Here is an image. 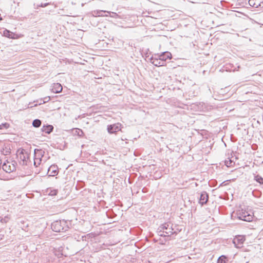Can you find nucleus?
<instances>
[{"mask_svg":"<svg viewBox=\"0 0 263 263\" xmlns=\"http://www.w3.org/2000/svg\"><path fill=\"white\" fill-rule=\"evenodd\" d=\"M51 227L52 230L56 232H65L69 228L67 221L64 219L53 222Z\"/></svg>","mask_w":263,"mask_h":263,"instance_id":"obj_1","label":"nucleus"},{"mask_svg":"<svg viewBox=\"0 0 263 263\" xmlns=\"http://www.w3.org/2000/svg\"><path fill=\"white\" fill-rule=\"evenodd\" d=\"M173 224L171 222H165L159 227V230L163 231L165 233L167 236H171L172 235L178 233L177 231H175L173 228Z\"/></svg>","mask_w":263,"mask_h":263,"instance_id":"obj_2","label":"nucleus"},{"mask_svg":"<svg viewBox=\"0 0 263 263\" xmlns=\"http://www.w3.org/2000/svg\"><path fill=\"white\" fill-rule=\"evenodd\" d=\"M17 158L22 165H27L29 158L28 153L24 149L18 150L17 154Z\"/></svg>","mask_w":263,"mask_h":263,"instance_id":"obj_3","label":"nucleus"},{"mask_svg":"<svg viewBox=\"0 0 263 263\" xmlns=\"http://www.w3.org/2000/svg\"><path fill=\"white\" fill-rule=\"evenodd\" d=\"M237 218L245 221L250 222L252 220L253 217L245 210L239 211L237 213Z\"/></svg>","mask_w":263,"mask_h":263,"instance_id":"obj_4","label":"nucleus"},{"mask_svg":"<svg viewBox=\"0 0 263 263\" xmlns=\"http://www.w3.org/2000/svg\"><path fill=\"white\" fill-rule=\"evenodd\" d=\"M16 162L15 161H12L11 162L7 161L6 162H4L3 166V170L5 171L6 173H10L16 170Z\"/></svg>","mask_w":263,"mask_h":263,"instance_id":"obj_5","label":"nucleus"},{"mask_svg":"<svg viewBox=\"0 0 263 263\" xmlns=\"http://www.w3.org/2000/svg\"><path fill=\"white\" fill-rule=\"evenodd\" d=\"M121 124L119 123L108 125L107 129L109 134H114L121 130Z\"/></svg>","mask_w":263,"mask_h":263,"instance_id":"obj_6","label":"nucleus"},{"mask_svg":"<svg viewBox=\"0 0 263 263\" xmlns=\"http://www.w3.org/2000/svg\"><path fill=\"white\" fill-rule=\"evenodd\" d=\"M151 62L156 67L163 66L165 65V63L162 61V60L158 57H152L150 59Z\"/></svg>","mask_w":263,"mask_h":263,"instance_id":"obj_7","label":"nucleus"},{"mask_svg":"<svg viewBox=\"0 0 263 263\" xmlns=\"http://www.w3.org/2000/svg\"><path fill=\"white\" fill-rule=\"evenodd\" d=\"M245 240V238L242 236H238L233 240V242L236 248H239L242 247Z\"/></svg>","mask_w":263,"mask_h":263,"instance_id":"obj_8","label":"nucleus"},{"mask_svg":"<svg viewBox=\"0 0 263 263\" xmlns=\"http://www.w3.org/2000/svg\"><path fill=\"white\" fill-rule=\"evenodd\" d=\"M209 195L205 191H203L200 193L199 203L203 205L206 203L208 201Z\"/></svg>","mask_w":263,"mask_h":263,"instance_id":"obj_9","label":"nucleus"},{"mask_svg":"<svg viewBox=\"0 0 263 263\" xmlns=\"http://www.w3.org/2000/svg\"><path fill=\"white\" fill-rule=\"evenodd\" d=\"M58 167L57 165H51L48 170L49 176H55L58 174Z\"/></svg>","mask_w":263,"mask_h":263,"instance_id":"obj_10","label":"nucleus"},{"mask_svg":"<svg viewBox=\"0 0 263 263\" xmlns=\"http://www.w3.org/2000/svg\"><path fill=\"white\" fill-rule=\"evenodd\" d=\"M158 56L164 63H165L166 60H170L172 58V54L168 51L163 52L158 55Z\"/></svg>","mask_w":263,"mask_h":263,"instance_id":"obj_11","label":"nucleus"},{"mask_svg":"<svg viewBox=\"0 0 263 263\" xmlns=\"http://www.w3.org/2000/svg\"><path fill=\"white\" fill-rule=\"evenodd\" d=\"M199 108L203 111H207L212 109L213 106L208 103L201 102L199 103Z\"/></svg>","mask_w":263,"mask_h":263,"instance_id":"obj_12","label":"nucleus"},{"mask_svg":"<svg viewBox=\"0 0 263 263\" xmlns=\"http://www.w3.org/2000/svg\"><path fill=\"white\" fill-rule=\"evenodd\" d=\"M51 90L52 92L57 93L60 92L62 90V86L60 83H54Z\"/></svg>","mask_w":263,"mask_h":263,"instance_id":"obj_13","label":"nucleus"},{"mask_svg":"<svg viewBox=\"0 0 263 263\" xmlns=\"http://www.w3.org/2000/svg\"><path fill=\"white\" fill-rule=\"evenodd\" d=\"M43 132L46 134H49L52 132L53 130V126L51 125H43L41 129Z\"/></svg>","mask_w":263,"mask_h":263,"instance_id":"obj_14","label":"nucleus"},{"mask_svg":"<svg viewBox=\"0 0 263 263\" xmlns=\"http://www.w3.org/2000/svg\"><path fill=\"white\" fill-rule=\"evenodd\" d=\"M249 4L250 6L255 8H257L259 6L260 7L261 6L260 0H249Z\"/></svg>","mask_w":263,"mask_h":263,"instance_id":"obj_15","label":"nucleus"},{"mask_svg":"<svg viewBox=\"0 0 263 263\" xmlns=\"http://www.w3.org/2000/svg\"><path fill=\"white\" fill-rule=\"evenodd\" d=\"M3 35L9 39H14L15 34L7 29L4 30Z\"/></svg>","mask_w":263,"mask_h":263,"instance_id":"obj_16","label":"nucleus"},{"mask_svg":"<svg viewBox=\"0 0 263 263\" xmlns=\"http://www.w3.org/2000/svg\"><path fill=\"white\" fill-rule=\"evenodd\" d=\"M44 152L42 149H34V156L35 157H42L44 155Z\"/></svg>","mask_w":263,"mask_h":263,"instance_id":"obj_17","label":"nucleus"},{"mask_svg":"<svg viewBox=\"0 0 263 263\" xmlns=\"http://www.w3.org/2000/svg\"><path fill=\"white\" fill-rule=\"evenodd\" d=\"M41 120L38 119L34 120L32 122L33 126L36 128L39 127L41 125Z\"/></svg>","mask_w":263,"mask_h":263,"instance_id":"obj_18","label":"nucleus"},{"mask_svg":"<svg viewBox=\"0 0 263 263\" xmlns=\"http://www.w3.org/2000/svg\"><path fill=\"white\" fill-rule=\"evenodd\" d=\"M254 179L257 182L259 183L260 184H263V178L261 176L257 175L255 176Z\"/></svg>","mask_w":263,"mask_h":263,"instance_id":"obj_19","label":"nucleus"},{"mask_svg":"<svg viewBox=\"0 0 263 263\" xmlns=\"http://www.w3.org/2000/svg\"><path fill=\"white\" fill-rule=\"evenodd\" d=\"M227 258L224 255L220 256L217 259V263H226Z\"/></svg>","mask_w":263,"mask_h":263,"instance_id":"obj_20","label":"nucleus"},{"mask_svg":"<svg viewBox=\"0 0 263 263\" xmlns=\"http://www.w3.org/2000/svg\"><path fill=\"white\" fill-rule=\"evenodd\" d=\"M10 219V217L8 216H6L4 217H3L1 219L0 221L2 223H7Z\"/></svg>","mask_w":263,"mask_h":263,"instance_id":"obj_21","label":"nucleus"},{"mask_svg":"<svg viewBox=\"0 0 263 263\" xmlns=\"http://www.w3.org/2000/svg\"><path fill=\"white\" fill-rule=\"evenodd\" d=\"M9 127L8 123H4L0 124V129H7Z\"/></svg>","mask_w":263,"mask_h":263,"instance_id":"obj_22","label":"nucleus"},{"mask_svg":"<svg viewBox=\"0 0 263 263\" xmlns=\"http://www.w3.org/2000/svg\"><path fill=\"white\" fill-rule=\"evenodd\" d=\"M101 12H107V13H109L110 15V16L112 17H116V16H118V14L116 13L113 12L103 11V10L101 11Z\"/></svg>","mask_w":263,"mask_h":263,"instance_id":"obj_23","label":"nucleus"},{"mask_svg":"<svg viewBox=\"0 0 263 263\" xmlns=\"http://www.w3.org/2000/svg\"><path fill=\"white\" fill-rule=\"evenodd\" d=\"M58 193L57 190H51L49 193V195L50 196H55Z\"/></svg>","mask_w":263,"mask_h":263,"instance_id":"obj_24","label":"nucleus"},{"mask_svg":"<svg viewBox=\"0 0 263 263\" xmlns=\"http://www.w3.org/2000/svg\"><path fill=\"white\" fill-rule=\"evenodd\" d=\"M158 235L160 236H161V237H167V236L165 235V233L164 232H163V231H161V230H159V229H158Z\"/></svg>","mask_w":263,"mask_h":263,"instance_id":"obj_25","label":"nucleus"},{"mask_svg":"<svg viewBox=\"0 0 263 263\" xmlns=\"http://www.w3.org/2000/svg\"><path fill=\"white\" fill-rule=\"evenodd\" d=\"M50 100V97H46L44 98V100H43V102H42V101H41L39 103V104H44V103H45L46 102H48Z\"/></svg>","mask_w":263,"mask_h":263,"instance_id":"obj_26","label":"nucleus"},{"mask_svg":"<svg viewBox=\"0 0 263 263\" xmlns=\"http://www.w3.org/2000/svg\"><path fill=\"white\" fill-rule=\"evenodd\" d=\"M48 5L49 3H41L39 6L41 7H45L47 6Z\"/></svg>","mask_w":263,"mask_h":263,"instance_id":"obj_27","label":"nucleus"},{"mask_svg":"<svg viewBox=\"0 0 263 263\" xmlns=\"http://www.w3.org/2000/svg\"><path fill=\"white\" fill-rule=\"evenodd\" d=\"M229 163H228V161H226L225 162V163H226V165L227 166H228L229 165V166L231 165V163H232V162L231 161V160H229Z\"/></svg>","mask_w":263,"mask_h":263,"instance_id":"obj_28","label":"nucleus"},{"mask_svg":"<svg viewBox=\"0 0 263 263\" xmlns=\"http://www.w3.org/2000/svg\"><path fill=\"white\" fill-rule=\"evenodd\" d=\"M3 236L0 235V240L2 239Z\"/></svg>","mask_w":263,"mask_h":263,"instance_id":"obj_29","label":"nucleus"},{"mask_svg":"<svg viewBox=\"0 0 263 263\" xmlns=\"http://www.w3.org/2000/svg\"><path fill=\"white\" fill-rule=\"evenodd\" d=\"M34 165H35L36 166H37V165H36V161H34Z\"/></svg>","mask_w":263,"mask_h":263,"instance_id":"obj_30","label":"nucleus"},{"mask_svg":"<svg viewBox=\"0 0 263 263\" xmlns=\"http://www.w3.org/2000/svg\"><path fill=\"white\" fill-rule=\"evenodd\" d=\"M224 183V182H222V183H221V184L220 185V186H221V185H222V184L223 183Z\"/></svg>","mask_w":263,"mask_h":263,"instance_id":"obj_31","label":"nucleus"},{"mask_svg":"<svg viewBox=\"0 0 263 263\" xmlns=\"http://www.w3.org/2000/svg\"><path fill=\"white\" fill-rule=\"evenodd\" d=\"M39 161H41V158H39Z\"/></svg>","mask_w":263,"mask_h":263,"instance_id":"obj_32","label":"nucleus"}]
</instances>
